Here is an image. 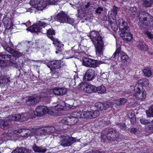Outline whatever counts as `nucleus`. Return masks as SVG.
<instances>
[{"label": "nucleus", "instance_id": "1", "mask_svg": "<svg viewBox=\"0 0 153 153\" xmlns=\"http://www.w3.org/2000/svg\"><path fill=\"white\" fill-rule=\"evenodd\" d=\"M89 36L95 45L96 55L98 56L102 55L104 45L102 37L98 33L94 31L91 32Z\"/></svg>", "mask_w": 153, "mask_h": 153}, {"label": "nucleus", "instance_id": "2", "mask_svg": "<svg viewBox=\"0 0 153 153\" xmlns=\"http://www.w3.org/2000/svg\"><path fill=\"white\" fill-rule=\"evenodd\" d=\"M56 131L54 127L50 126L43 127L38 129L32 128L30 130L27 129L25 131V137L32 136L33 135L41 136L45 135L47 134L55 132Z\"/></svg>", "mask_w": 153, "mask_h": 153}, {"label": "nucleus", "instance_id": "3", "mask_svg": "<svg viewBox=\"0 0 153 153\" xmlns=\"http://www.w3.org/2000/svg\"><path fill=\"white\" fill-rule=\"evenodd\" d=\"M118 28L121 32L120 36L126 41H130L133 37L132 34L130 33V30L128 24L123 19L118 20Z\"/></svg>", "mask_w": 153, "mask_h": 153}, {"label": "nucleus", "instance_id": "4", "mask_svg": "<svg viewBox=\"0 0 153 153\" xmlns=\"http://www.w3.org/2000/svg\"><path fill=\"white\" fill-rule=\"evenodd\" d=\"M93 7V4L90 2H88L85 5L83 10L81 7H79L78 9V17L85 20H88L90 22H91L93 19L94 17L92 16L93 14L91 11H87L86 12V9L90 10Z\"/></svg>", "mask_w": 153, "mask_h": 153}, {"label": "nucleus", "instance_id": "5", "mask_svg": "<svg viewBox=\"0 0 153 153\" xmlns=\"http://www.w3.org/2000/svg\"><path fill=\"white\" fill-rule=\"evenodd\" d=\"M138 16L144 25L149 27L153 26V17L146 11H140Z\"/></svg>", "mask_w": 153, "mask_h": 153}, {"label": "nucleus", "instance_id": "6", "mask_svg": "<svg viewBox=\"0 0 153 153\" xmlns=\"http://www.w3.org/2000/svg\"><path fill=\"white\" fill-rule=\"evenodd\" d=\"M104 131L105 134H107L108 140L111 141H118L119 139H122L124 138L123 135L113 128H107Z\"/></svg>", "mask_w": 153, "mask_h": 153}, {"label": "nucleus", "instance_id": "7", "mask_svg": "<svg viewBox=\"0 0 153 153\" xmlns=\"http://www.w3.org/2000/svg\"><path fill=\"white\" fill-rule=\"evenodd\" d=\"M59 137L60 140L59 143L61 146L64 147L71 146L76 141V139L75 138L66 135H62Z\"/></svg>", "mask_w": 153, "mask_h": 153}, {"label": "nucleus", "instance_id": "8", "mask_svg": "<svg viewBox=\"0 0 153 153\" xmlns=\"http://www.w3.org/2000/svg\"><path fill=\"white\" fill-rule=\"evenodd\" d=\"M46 25V24L42 21H39L36 23V24L30 26L27 30L32 32H35L38 34V33L42 32L45 33L46 32H43L42 29Z\"/></svg>", "mask_w": 153, "mask_h": 153}, {"label": "nucleus", "instance_id": "9", "mask_svg": "<svg viewBox=\"0 0 153 153\" xmlns=\"http://www.w3.org/2000/svg\"><path fill=\"white\" fill-rule=\"evenodd\" d=\"M47 0H31L30 4L38 10H42L48 5Z\"/></svg>", "mask_w": 153, "mask_h": 153}, {"label": "nucleus", "instance_id": "10", "mask_svg": "<svg viewBox=\"0 0 153 153\" xmlns=\"http://www.w3.org/2000/svg\"><path fill=\"white\" fill-rule=\"evenodd\" d=\"M134 96L138 100H142L144 99L146 96V92L144 90L141 91L140 88L135 86L134 88Z\"/></svg>", "mask_w": 153, "mask_h": 153}, {"label": "nucleus", "instance_id": "11", "mask_svg": "<svg viewBox=\"0 0 153 153\" xmlns=\"http://www.w3.org/2000/svg\"><path fill=\"white\" fill-rule=\"evenodd\" d=\"M96 76L95 70L91 68H89L86 71L83 77L85 81H90L93 80Z\"/></svg>", "mask_w": 153, "mask_h": 153}, {"label": "nucleus", "instance_id": "12", "mask_svg": "<svg viewBox=\"0 0 153 153\" xmlns=\"http://www.w3.org/2000/svg\"><path fill=\"white\" fill-rule=\"evenodd\" d=\"M49 111V109L45 105H39L36 108L34 113L36 115L41 117L48 113Z\"/></svg>", "mask_w": 153, "mask_h": 153}, {"label": "nucleus", "instance_id": "13", "mask_svg": "<svg viewBox=\"0 0 153 153\" xmlns=\"http://www.w3.org/2000/svg\"><path fill=\"white\" fill-rule=\"evenodd\" d=\"M99 114V112L97 110L91 111H84L82 112V118H93L97 117Z\"/></svg>", "mask_w": 153, "mask_h": 153}, {"label": "nucleus", "instance_id": "14", "mask_svg": "<svg viewBox=\"0 0 153 153\" xmlns=\"http://www.w3.org/2000/svg\"><path fill=\"white\" fill-rule=\"evenodd\" d=\"M83 64L85 66L96 68L97 66V61L89 58L83 57Z\"/></svg>", "mask_w": 153, "mask_h": 153}, {"label": "nucleus", "instance_id": "15", "mask_svg": "<svg viewBox=\"0 0 153 153\" xmlns=\"http://www.w3.org/2000/svg\"><path fill=\"white\" fill-rule=\"evenodd\" d=\"M63 63V62L61 60H56L48 64L47 65L51 71H53L55 70L56 69L61 68Z\"/></svg>", "mask_w": 153, "mask_h": 153}, {"label": "nucleus", "instance_id": "16", "mask_svg": "<svg viewBox=\"0 0 153 153\" xmlns=\"http://www.w3.org/2000/svg\"><path fill=\"white\" fill-rule=\"evenodd\" d=\"M39 100V98L36 95L29 96L26 100V103L28 106H33Z\"/></svg>", "mask_w": 153, "mask_h": 153}, {"label": "nucleus", "instance_id": "17", "mask_svg": "<svg viewBox=\"0 0 153 153\" xmlns=\"http://www.w3.org/2000/svg\"><path fill=\"white\" fill-rule=\"evenodd\" d=\"M79 121L77 118H72L71 116L64 118L61 120V123L68 125H72L75 124Z\"/></svg>", "mask_w": 153, "mask_h": 153}, {"label": "nucleus", "instance_id": "18", "mask_svg": "<svg viewBox=\"0 0 153 153\" xmlns=\"http://www.w3.org/2000/svg\"><path fill=\"white\" fill-rule=\"evenodd\" d=\"M11 55L0 53V66L5 67L7 65V61L9 60Z\"/></svg>", "mask_w": 153, "mask_h": 153}, {"label": "nucleus", "instance_id": "19", "mask_svg": "<svg viewBox=\"0 0 153 153\" xmlns=\"http://www.w3.org/2000/svg\"><path fill=\"white\" fill-rule=\"evenodd\" d=\"M119 10V8L114 5L113 9L110 12H108V22H111L112 19L114 21L116 19V15Z\"/></svg>", "mask_w": 153, "mask_h": 153}, {"label": "nucleus", "instance_id": "20", "mask_svg": "<svg viewBox=\"0 0 153 153\" xmlns=\"http://www.w3.org/2000/svg\"><path fill=\"white\" fill-rule=\"evenodd\" d=\"M39 97V99L42 100L46 104H49L51 102V97L50 94L43 92L40 94Z\"/></svg>", "mask_w": 153, "mask_h": 153}, {"label": "nucleus", "instance_id": "21", "mask_svg": "<svg viewBox=\"0 0 153 153\" xmlns=\"http://www.w3.org/2000/svg\"><path fill=\"white\" fill-rule=\"evenodd\" d=\"M53 93L56 95H63L66 93V89L64 88H55L53 89Z\"/></svg>", "mask_w": 153, "mask_h": 153}, {"label": "nucleus", "instance_id": "22", "mask_svg": "<svg viewBox=\"0 0 153 153\" xmlns=\"http://www.w3.org/2000/svg\"><path fill=\"white\" fill-rule=\"evenodd\" d=\"M68 17L66 14L62 12L58 14L55 17V18L58 19L57 21L61 23H65L67 20Z\"/></svg>", "mask_w": 153, "mask_h": 153}, {"label": "nucleus", "instance_id": "23", "mask_svg": "<svg viewBox=\"0 0 153 153\" xmlns=\"http://www.w3.org/2000/svg\"><path fill=\"white\" fill-rule=\"evenodd\" d=\"M85 88L84 89L85 92L88 93H91L96 92V87L91 84L84 86Z\"/></svg>", "mask_w": 153, "mask_h": 153}, {"label": "nucleus", "instance_id": "24", "mask_svg": "<svg viewBox=\"0 0 153 153\" xmlns=\"http://www.w3.org/2000/svg\"><path fill=\"white\" fill-rule=\"evenodd\" d=\"M53 43L55 44V46L56 47L57 51H56V53H60L63 49L64 45L61 44L60 42L57 39H55V40L53 41Z\"/></svg>", "mask_w": 153, "mask_h": 153}, {"label": "nucleus", "instance_id": "25", "mask_svg": "<svg viewBox=\"0 0 153 153\" xmlns=\"http://www.w3.org/2000/svg\"><path fill=\"white\" fill-rule=\"evenodd\" d=\"M68 104L65 103L63 101H61L59 104L56 106V109L58 111L66 110L67 109V107L68 108Z\"/></svg>", "mask_w": 153, "mask_h": 153}, {"label": "nucleus", "instance_id": "26", "mask_svg": "<svg viewBox=\"0 0 153 153\" xmlns=\"http://www.w3.org/2000/svg\"><path fill=\"white\" fill-rule=\"evenodd\" d=\"M9 120V118L7 120H0V127L4 129H7L10 123V121L8 120Z\"/></svg>", "mask_w": 153, "mask_h": 153}, {"label": "nucleus", "instance_id": "27", "mask_svg": "<svg viewBox=\"0 0 153 153\" xmlns=\"http://www.w3.org/2000/svg\"><path fill=\"white\" fill-rule=\"evenodd\" d=\"M33 149L35 152L39 153H45L47 151V149L42 146H38L36 144L34 145Z\"/></svg>", "mask_w": 153, "mask_h": 153}, {"label": "nucleus", "instance_id": "28", "mask_svg": "<svg viewBox=\"0 0 153 153\" xmlns=\"http://www.w3.org/2000/svg\"><path fill=\"white\" fill-rule=\"evenodd\" d=\"M127 101V99L124 98H120L116 100L115 103L113 105L115 106H119L124 105Z\"/></svg>", "mask_w": 153, "mask_h": 153}, {"label": "nucleus", "instance_id": "29", "mask_svg": "<svg viewBox=\"0 0 153 153\" xmlns=\"http://www.w3.org/2000/svg\"><path fill=\"white\" fill-rule=\"evenodd\" d=\"M142 5L145 8L150 7L153 4V0H142Z\"/></svg>", "mask_w": 153, "mask_h": 153}, {"label": "nucleus", "instance_id": "30", "mask_svg": "<svg viewBox=\"0 0 153 153\" xmlns=\"http://www.w3.org/2000/svg\"><path fill=\"white\" fill-rule=\"evenodd\" d=\"M29 151L24 147L17 148L11 153H28Z\"/></svg>", "mask_w": 153, "mask_h": 153}, {"label": "nucleus", "instance_id": "31", "mask_svg": "<svg viewBox=\"0 0 153 153\" xmlns=\"http://www.w3.org/2000/svg\"><path fill=\"white\" fill-rule=\"evenodd\" d=\"M21 115L20 114H14L12 116L9 118L8 120L10 121V122L12 121H21Z\"/></svg>", "mask_w": 153, "mask_h": 153}, {"label": "nucleus", "instance_id": "32", "mask_svg": "<svg viewBox=\"0 0 153 153\" xmlns=\"http://www.w3.org/2000/svg\"><path fill=\"white\" fill-rule=\"evenodd\" d=\"M46 31L48 36L53 41H55L56 39L52 36L53 35L55 34L54 30L52 28H51L48 30H46Z\"/></svg>", "mask_w": 153, "mask_h": 153}, {"label": "nucleus", "instance_id": "33", "mask_svg": "<svg viewBox=\"0 0 153 153\" xmlns=\"http://www.w3.org/2000/svg\"><path fill=\"white\" fill-rule=\"evenodd\" d=\"M137 47L139 50L142 51L146 50L147 48V45L143 41H141L137 45Z\"/></svg>", "mask_w": 153, "mask_h": 153}, {"label": "nucleus", "instance_id": "34", "mask_svg": "<svg viewBox=\"0 0 153 153\" xmlns=\"http://www.w3.org/2000/svg\"><path fill=\"white\" fill-rule=\"evenodd\" d=\"M74 56L72 51H65L64 53V57L66 59L71 58Z\"/></svg>", "mask_w": 153, "mask_h": 153}, {"label": "nucleus", "instance_id": "35", "mask_svg": "<svg viewBox=\"0 0 153 153\" xmlns=\"http://www.w3.org/2000/svg\"><path fill=\"white\" fill-rule=\"evenodd\" d=\"M68 108L74 109L78 105L76 100L73 99L71 101L70 103L68 104Z\"/></svg>", "mask_w": 153, "mask_h": 153}, {"label": "nucleus", "instance_id": "36", "mask_svg": "<svg viewBox=\"0 0 153 153\" xmlns=\"http://www.w3.org/2000/svg\"><path fill=\"white\" fill-rule=\"evenodd\" d=\"M112 21L111 22H109L110 24V26L112 29V30L114 31H117L118 27V25L115 22H116V19L114 21L112 19Z\"/></svg>", "mask_w": 153, "mask_h": 153}, {"label": "nucleus", "instance_id": "37", "mask_svg": "<svg viewBox=\"0 0 153 153\" xmlns=\"http://www.w3.org/2000/svg\"><path fill=\"white\" fill-rule=\"evenodd\" d=\"M96 92L97 91L99 94L104 93L106 91V88L103 85L100 86L98 87H96Z\"/></svg>", "mask_w": 153, "mask_h": 153}, {"label": "nucleus", "instance_id": "38", "mask_svg": "<svg viewBox=\"0 0 153 153\" xmlns=\"http://www.w3.org/2000/svg\"><path fill=\"white\" fill-rule=\"evenodd\" d=\"M10 77H3L0 81L1 84H4V85H9L10 83Z\"/></svg>", "mask_w": 153, "mask_h": 153}, {"label": "nucleus", "instance_id": "39", "mask_svg": "<svg viewBox=\"0 0 153 153\" xmlns=\"http://www.w3.org/2000/svg\"><path fill=\"white\" fill-rule=\"evenodd\" d=\"M147 117H153V104L146 111Z\"/></svg>", "mask_w": 153, "mask_h": 153}, {"label": "nucleus", "instance_id": "40", "mask_svg": "<svg viewBox=\"0 0 153 153\" xmlns=\"http://www.w3.org/2000/svg\"><path fill=\"white\" fill-rule=\"evenodd\" d=\"M103 103L101 102H97L95 104L94 107L96 110L99 111V110L102 111L103 110Z\"/></svg>", "mask_w": 153, "mask_h": 153}, {"label": "nucleus", "instance_id": "41", "mask_svg": "<svg viewBox=\"0 0 153 153\" xmlns=\"http://www.w3.org/2000/svg\"><path fill=\"white\" fill-rule=\"evenodd\" d=\"M120 55L121 56V58L123 62H129L130 59L126 53H123L122 54H120Z\"/></svg>", "mask_w": 153, "mask_h": 153}, {"label": "nucleus", "instance_id": "42", "mask_svg": "<svg viewBox=\"0 0 153 153\" xmlns=\"http://www.w3.org/2000/svg\"><path fill=\"white\" fill-rule=\"evenodd\" d=\"M139 82L141 84V85L145 86H147L149 84V80L146 78H143L139 81Z\"/></svg>", "mask_w": 153, "mask_h": 153}, {"label": "nucleus", "instance_id": "43", "mask_svg": "<svg viewBox=\"0 0 153 153\" xmlns=\"http://www.w3.org/2000/svg\"><path fill=\"white\" fill-rule=\"evenodd\" d=\"M14 134L13 132H8L7 133L4 134V136L6 137V139L7 140L13 139L14 137Z\"/></svg>", "mask_w": 153, "mask_h": 153}, {"label": "nucleus", "instance_id": "44", "mask_svg": "<svg viewBox=\"0 0 153 153\" xmlns=\"http://www.w3.org/2000/svg\"><path fill=\"white\" fill-rule=\"evenodd\" d=\"M143 72L145 76L149 77L152 74V72L149 68H146L143 70Z\"/></svg>", "mask_w": 153, "mask_h": 153}, {"label": "nucleus", "instance_id": "45", "mask_svg": "<svg viewBox=\"0 0 153 153\" xmlns=\"http://www.w3.org/2000/svg\"><path fill=\"white\" fill-rule=\"evenodd\" d=\"M112 103L111 102H107L103 103V110H106L112 106Z\"/></svg>", "mask_w": 153, "mask_h": 153}, {"label": "nucleus", "instance_id": "46", "mask_svg": "<svg viewBox=\"0 0 153 153\" xmlns=\"http://www.w3.org/2000/svg\"><path fill=\"white\" fill-rule=\"evenodd\" d=\"M10 19L5 16L2 19V22L4 25L8 26L9 22L10 21Z\"/></svg>", "mask_w": 153, "mask_h": 153}, {"label": "nucleus", "instance_id": "47", "mask_svg": "<svg viewBox=\"0 0 153 153\" xmlns=\"http://www.w3.org/2000/svg\"><path fill=\"white\" fill-rule=\"evenodd\" d=\"M117 125L118 127L120 128V129L123 130H125L127 129V128L125 123H118L117 124Z\"/></svg>", "mask_w": 153, "mask_h": 153}, {"label": "nucleus", "instance_id": "48", "mask_svg": "<svg viewBox=\"0 0 153 153\" xmlns=\"http://www.w3.org/2000/svg\"><path fill=\"white\" fill-rule=\"evenodd\" d=\"M65 23H68L72 25H74L75 24V21L73 19L71 18L68 17L67 20Z\"/></svg>", "mask_w": 153, "mask_h": 153}, {"label": "nucleus", "instance_id": "49", "mask_svg": "<svg viewBox=\"0 0 153 153\" xmlns=\"http://www.w3.org/2000/svg\"><path fill=\"white\" fill-rule=\"evenodd\" d=\"M140 123L143 125L149 124L151 123L149 120L146 119L144 118H142L140 119Z\"/></svg>", "mask_w": 153, "mask_h": 153}, {"label": "nucleus", "instance_id": "50", "mask_svg": "<svg viewBox=\"0 0 153 153\" xmlns=\"http://www.w3.org/2000/svg\"><path fill=\"white\" fill-rule=\"evenodd\" d=\"M120 50L121 48H118L112 56V58L114 59L116 56H119Z\"/></svg>", "mask_w": 153, "mask_h": 153}, {"label": "nucleus", "instance_id": "51", "mask_svg": "<svg viewBox=\"0 0 153 153\" xmlns=\"http://www.w3.org/2000/svg\"><path fill=\"white\" fill-rule=\"evenodd\" d=\"M48 1V5L50 4L51 5H57L58 0H47Z\"/></svg>", "mask_w": 153, "mask_h": 153}, {"label": "nucleus", "instance_id": "52", "mask_svg": "<svg viewBox=\"0 0 153 153\" xmlns=\"http://www.w3.org/2000/svg\"><path fill=\"white\" fill-rule=\"evenodd\" d=\"M103 8L101 7H99L97 8L95 11V13L100 14L101 13V12L103 11Z\"/></svg>", "mask_w": 153, "mask_h": 153}, {"label": "nucleus", "instance_id": "53", "mask_svg": "<svg viewBox=\"0 0 153 153\" xmlns=\"http://www.w3.org/2000/svg\"><path fill=\"white\" fill-rule=\"evenodd\" d=\"M27 114H25L24 115H21L22 117H21V121H27L28 119V117H27Z\"/></svg>", "mask_w": 153, "mask_h": 153}, {"label": "nucleus", "instance_id": "54", "mask_svg": "<svg viewBox=\"0 0 153 153\" xmlns=\"http://www.w3.org/2000/svg\"><path fill=\"white\" fill-rule=\"evenodd\" d=\"M128 116L129 118L133 117L135 116L134 112L132 111H129L128 114Z\"/></svg>", "mask_w": 153, "mask_h": 153}, {"label": "nucleus", "instance_id": "55", "mask_svg": "<svg viewBox=\"0 0 153 153\" xmlns=\"http://www.w3.org/2000/svg\"><path fill=\"white\" fill-rule=\"evenodd\" d=\"M5 50L7 52H9L11 53H13L14 52V50L10 47L9 46Z\"/></svg>", "mask_w": 153, "mask_h": 153}, {"label": "nucleus", "instance_id": "56", "mask_svg": "<svg viewBox=\"0 0 153 153\" xmlns=\"http://www.w3.org/2000/svg\"><path fill=\"white\" fill-rule=\"evenodd\" d=\"M76 118L78 120L79 118H82V112H81V111H80L79 112H76Z\"/></svg>", "mask_w": 153, "mask_h": 153}, {"label": "nucleus", "instance_id": "57", "mask_svg": "<svg viewBox=\"0 0 153 153\" xmlns=\"http://www.w3.org/2000/svg\"><path fill=\"white\" fill-rule=\"evenodd\" d=\"M146 34L147 36L150 39H153V35L150 32H147Z\"/></svg>", "mask_w": 153, "mask_h": 153}, {"label": "nucleus", "instance_id": "58", "mask_svg": "<svg viewBox=\"0 0 153 153\" xmlns=\"http://www.w3.org/2000/svg\"><path fill=\"white\" fill-rule=\"evenodd\" d=\"M10 62L11 63H12V65L15 66L16 68H17L18 66V64L16 61L11 60Z\"/></svg>", "mask_w": 153, "mask_h": 153}, {"label": "nucleus", "instance_id": "59", "mask_svg": "<svg viewBox=\"0 0 153 153\" xmlns=\"http://www.w3.org/2000/svg\"><path fill=\"white\" fill-rule=\"evenodd\" d=\"M129 119L131 123H134L136 122V117L135 116L134 117H133Z\"/></svg>", "mask_w": 153, "mask_h": 153}, {"label": "nucleus", "instance_id": "60", "mask_svg": "<svg viewBox=\"0 0 153 153\" xmlns=\"http://www.w3.org/2000/svg\"><path fill=\"white\" fill-rule=\"evenodd\" d=\"M76 112H75L72 113L71 115V116L72 118H76Z\"/></svg>", "mask_w": 153, "mask_h": 153}, {"label": "nucleus", "instance_id": "61", "mask_svg": "<svg viewBox=\"0 0 153 153\" xmlns=\"http://www.w3.org/2000/svg\"><path fill=\"white\" fill-rule=\"evenodd\" d=\"M150 123H151L150 124L151 125L149 127V129L150 130H153V120L150 122Z\"/></svg>", "mask_w": 153, "mask_h": 153}, {"label": "nucleus", "instance_id": "62", "mask_svg": "<svg viewBox=\"0 0 153 153\" xmlns=\"http://www.w3.org/2000/svg\"><path fill=\"white\" fill-rule=\"evenodd\" d=\"M130 131L132 133H134L136 132L137 129L135 128H132Z\"/></svg>", "mask_w": 153, "mask_h": 153}, {"label": "nucleus", "instance_id": "63", "mask_svg": "<svg viewBox=\"0 0 153 153\" xmlns=\"http://www.w3.org/2000/svg\"><path fill=\"white\" fill-rule=\"evenodd\" d=\"M101 78H103L105 79L107 78V76H106L105 73L102 74L101 75Z\"/></svg>", "mask_w": 153, "mask_h": 153}, {"label": "nucleus", "instance_id": "64", "mask_svg": "<svg viewBox=\"0 0 153 153\" xmlns=\"http://www.w3.org/2000/svg\"><path fill=\"white\" fill-rule=\"evenodd\" d=\"M84 85V84L83 82L81 83L78 86V88H81L83 87V85Z\"/></svg>", "mask_w": 153, "mask_h": 153}]
</instances>
